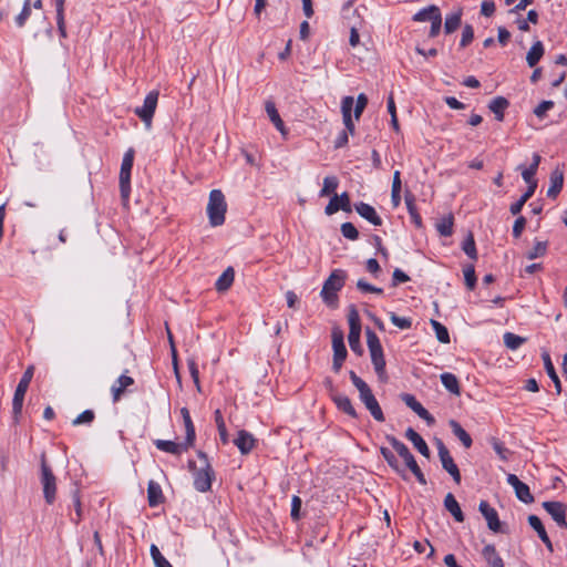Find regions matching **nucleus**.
Returning <instances> with one entry per match:
<instances>
[{"instance_id": "34", "label": "nucleus", "mask_w": 567, "mask_h": 567, "mask_svg": "<svg viewBox=\"0 0 567 567\" xmlns=\"http://www.w3.org/2000/svg\"><path fill=\"white\" fill-rule=\"evenodd\" d=\"M404 199H405V205H406V208H408V212L410 214L412 221L414 223V225L416 227H421L422 218H421L420 214L417 213L414 195L408 190L405 193Z\"/></svg>"}, {"instance_id": "53", "label": "nucleus", "mask_w": 567, "mask_h": 567, "mask_svg": "<svg viewBox=\"0 0 567 567\" xmlns=\"http://www.w3.org/2000/svg\"><path fill=\"white\" fill-rule=\"evenodd\" d=\"M528 523H529L530 527L537 533V535L540 539L544 538L545 536H547L546 529L538 516L529 515Z\"/></svg>"}, {"instance_id": "8", "label": "nucleus", "mask_w": 567, "mask_h": 567, "mask_svg": "<svg viewBox=\"0 0 567 567\" xmlns=\"http://www.w3.org/2000/svg\"><path fill=\"white\" fill-rule=\"evenodd\" d=\"M158 91L153 90L144 99L142 106L135 109V114L141 118L147 128L152 126V120L158 102Z\"/></svg>"}, {"instance_id": "49", "label": "nucleus", "mask_w": 567, "mask_h": 567, "mask_svg": "<svg viewBox=\"0 0 567 567\" xmlns=\"http://www.w3.org/2000/svg\"><path fill=\"white\" fill-rule=\"evenodd\" d=\"M503 339H504L505 346L511 350L518 349L525 342L524 338H522L515 333H512V332H506L504 334Z\"/></svg>"}, {"instance_id": "1", "label": "nucleus", "mask_w": 567, "mask_h": 567, "mask_svg": "<svg viewBox=\"0 0 567 567\" xmlns=\"http://www.w3.org/2000/svg\"><path fill=\"white\" fill-rule=\"evenodd\" d=\"M197 457L200 461V467L196 468L195 462L193 461H189L188 466L194 475L195 489L200 493H205L212 488V483L215 474L212 465L208 462V457L204 452L198 451Z\"/></svg>"}, {"instance_id": "48", "label": "nucleus", "mask_w": 567, "mask_h": 567, "mask_svg": "<svg viewBox=\"0 0 567 567\" xmlns=\"http://www.w3.org/2000/svg\"><path fill=\"white\" fill-rule=\"evenodd\" d=\"M491 442V445L493 447V450L495 451V453L498 455V457L502 460V461H508V456L511 454V451L505 447V445L503 444V442H501L496 437H492L489 440Z\"/></svg>"}, {"instance_id": "40", "label": "nucleus", "mask_w": 567, "mask_h": 567, "mask_svg": "<svg viewBox=\"0 0 567 567\" xmlns=\"http://www.w3.org/2000/svg\"><path fill=\"white\" fill-rule=\"evenodd\" d=\"M181 414L183 416V421L185 424L187 445H193L196 434H195V427H194L193 421L190 419L189 411L186 408H183L181 410Z\"/></svg>"}, {"instance_id": "58", "label": "nucleus", "mask_w": 567, "mask_h": 567, "mask_svg": "<svg viewBox=\"0 0 567 567\" xmlns=\"http://www.w3.org/2000/svg\"><path fill=\"white\" fill-rule=\"evenodd\" d=\"M349 374L352 384L357 388L359 392V395L370 390V386L367 384V382L363 381L360 377H358L354 371H350Z\"/></svg>"}, {"instance_id": "51", "label": "nucleus", "mask_w": 567, "mask_h": 567, "mask_svg": "<svg viewBox=\"0 0 567 567\" xmlns=\"http://www.w3.org/2000/svg\"><path fill=\"white\" fill-rule=\"evenodd\" d=\"M215 422L217 425V430H218L220 440L224 444H226L228 442V434H227V429H226L224 417L219 410L215 411Z\"/></svg>"}, {"instance_id": "42", "label": "nucleus", "mask_w": 567, "mask_h": 567, "mask_svg": "<svg viewBox=\"0 0 567 567\" xmlns=\"http://www.w3.org/2000/svg\"><path fill=\"white\" fill-rule=\"evenodd\" d=\"M440 379H441L442 384L449 392L456 394V395L460 394L461 389H460L458 380L453 373L444 372L441 374Z\"/></svg>"}, {"instance_id": "3", "label": "nucleus", "mask_w": 567, "mask_h": 567, "mask_svg": "<svg viewBox=\"0 0 567 567\" xmlns=\"http://www.w3.org/2000/svg\"><path fill=\"white\" fill-rule=\"evenodd\" d=\"M226 210L227 204L223 192L219 189H213L209 194V199L207 204V215L209 224L213 227L223 225L225 223Z\"/></svg>"}, {"instance_id": "38", "label": "nucleus", "mask_w": 567, "mask_h": 567, "mask_svg": "<svg viewBox=\"0 0 567 567\" xmlns=\"http://www.w3.org/2000/svg\"><path fill=\"white\" fill-rule=\"evenodd\" d=\"M64 3L65 0H54L56 11V25L61 38H66V27L64 19Z\"/></svg>"}, {"instance_id": "59", "label": "nucleus", "mask_w": 567, "mask_h": 567, "mask_svg": "<svg viewBox=\"0 0 567 567\" xmlns=\"http://www.w3.org/2000/svg\"><path fill=\"white\" fill-rule=\"evenodd\" d=\"M518 169L522 171V177L524 182L527 184V187L534 185L535 189L537 188V181L535 179L536 173L527 167L518 166Z\"/></svg>"}, {"instance_id": "30", "label": "nucleus", "mask_w": 567, "mask_h": 567, "mask_svg": "<svg viewBox=\"0 0 567 567\" xmlns=\"http://www.w3.org/2000/svg\"><path fill=\"white\" fill-rule=\"evenodd\" d=\"M444 506L451 513V515L455 518L456 522L462 523L464 520V515L462 513V509L453 494L449 493L445 496Z\"/></svg>"}, {"instance_id": "35", "label": "nucleus", "mask_w": 567, "mask_h": 567, "mask_svg": "<svg viewBox=\"0 0 567 567\" xmlns=\"http://www.w3.org/2000/svg\"><path fill=\"white\" fill-rule=\"evenodd\" d=\"M386 441L391 444V446L396 451V453L403 458L404 463L410 461L413 457V454L410 452L408 446L399 441L393 435H386Z\"/></svg>"}, {"instance_id": "9", "label": "nucleus", "mask_w": 567, "mask_h": 567, "mask_svg": "<svg viewBox=\"0 0 567 567\" xmlns=\"http://www.w3.org/2000/svg\"><path fill=\"white\" fill-rule=\"evenodd\" d=\"M349 322V334L348 341L351 350L355 353H361L360 334H361V322L357 309L352 306L348 315Z\"/></svg>"}, {"instance_id": "62", "label": "nucleus", "mask_w": 567, "mask_h": 567, "mask_svg": "<svg viewBox=\"0 0 567 567\" xmlns=\"http://www.w3.org/2000/svg\"><path fill=\"white\" fill-rule=\"evenodd\" d=\"M31 9H30V0H25L23 8L19 16L16 18V23L18 27H23L28 18L30 17Z\"/></svg>"}, {"instance_id": "64", "label": "nucleus", "mask_w": 567, "mask_h": 567, "mask_svg": "<svg viewBox=\"0 0 567 567\" xmlns=\"http://www.w3.org/2000/svg\"><path fill=\"white\" fill-rule=\"evenodd\" d=\"M554 107V102L553 101H543L542 103H539L535 110H534V114L537 116V117H540L543 118L546 113L551 110Z\"/></svg>"}, {"instance_id": "22", "label": "nucleus", "mask_w": 567, "mask_h": 567, "mask_svg": "<svg viewBox=\"0 0 567 567\" xmlns=\"http://www.w3.org/2000/svg\"><path fill=\"white\" fill-rule=\"evenodd\" d=\"M405 437L413 444V446L424 456L429 457L430 450L423 437L415 432L412 427L405 431Z\"/></svg>"}, {"instance_id": "5", "label": "nucleus", "mask_w": 567, "mask_h": 567, "mask_svg": "<svg viewBox=\"0 0 567 567\" xmlns=\"http://www.w3.org/2000/svg\"><path fill=\"white\" fill-rule=\"evenodd\" d=\"M34 368L33 365H30L24 371L22 378L20 379L18 386L14 391L13 400H12V413L16 421H18V417L20 416L22 412V405L24 401V395L28 391V388L30 385V382L33 378Z\"/></svg>"}, {"instance_id": "56", "label": "nucleus", "mask_w": 567, "mask_h": 567, "mask_svg": "<svg viewBox=\"0 0 567 567\" xmlns=\"http://www.w3.org/2000/svg\"><path fill=\"white\" fill-rule=\"evenodd\" d=\"M463 250L471 259H477V251L473 236L470 234L463 243Z\"/></svg>"}, {"instance_id": "60", "label": "nucleus", "mask_w": 567, "mask_h": 567, "mask_svg": "<svg viewBox=\"0 0 567 567\" xmlns=\"http://www.w3.org/2000/svg\"><path fill=\"white\" fill-rule=\"evenodd\" d=\"M368 104V97L365 94L361 93L358 95L355 105H354V117L355 120H359L361 114L363 113L365 106Z\"/></svg>"}, {"instance_id": "45", "label": "nucleus", "mask_w": 567, "mask_h": 567, "mask_svg": "<svg viewBox=\"0 0 567 567\" xmlns=\"http://www.w3.org/2000/svg\"><path fill=\"white\" fill-rule=\"evenodd\" d=\"M338 185H339V179L336 176L324 177L323 186H322L319 195L321 197L329 196L330 194L336 192V189L338 188Z\"/></svg>"}, {"instance_id": "37", "label": "nucleus", "mask_w": 567, "mask_h": 567, "mask_svg": "<svg viewBox=\"0 0 567 567\" xmlns=\"http://www.w3.org/2000/svg\"><path fill=\"white\" fill-rule=\"evenodd\" d=\"M544 55V45L540 41H536L526 55L528 66L534 68Z\"/></svg>"}, {"instance_id": "52", "label": "nucleus", "mask_w": 567, "mask_h": 567, "mask_svg": "<svg viewBox=\"0 0 567 567\" xmlns=\"http://www.w3.org/2000/svg\"><path fill=\"white\" fill-rule=\"evenodd\" d=\"M465 285L470 290H473L476 286V275L473 265H468L463 269Z\"/></svg>"}, {"instance_id": "24", "label": "nucleus", "mask_w": 567, "mask_h": 567, "mask_svg": "<svg viewBox=\"0 0 567 567\" xmlns=\"http://www.w3.org/2000/svg\"><path fill=\"white\" fill-rule=\"evenodd\" d=\"M134 380L125 374H122L112 385L111 392L113 396V402H117L127 386L132 385Z\"/></svg>"}, {"instance_id": "46", "label": "nucleus", "mask_w": 567, "mask_h": 567, "mask_svg": "<svg viewBox=\"0 0 567 567\" xmlns=\"http://www.w3.org/2000/svg\"><path fill=\"white\" fill-rule=\"evenodd\" d=\"M436 229L441 236H451L453 233V216L449 215L443 217L437 224Z\"/></svg>"}, {"instance_id": "2", "label": "nucleus", "mask_w": 567, "mask_h": 567, "mask_svg": "<svg viewBox=\"0 0 567 567\" xmlns=\"http://www.w3.org/2000/svg\"><path fill=\"white\" fill-rule=\"evenodd\" d=\"M347 274L342 269H334L324 280L320 296L323 302L331 308L338 306V292L344 286Z\"/></svg>"}, {"instance_id": "61", "label": "nucleus", "mask_w": 567, "mask_h": 567, "mask_svg": "<svg viewBox=\"0 0 567 567\" xmlns=\"http://www.w3.org/2000/svg\"><path fill=\"white\" fill-rule=\"evenodd\" d=\"M94 420V412L85 410L73 420V425L89 424Z\"/></svg>"}, {"instance_id": "17", "label": "nucleus", "mask_w": 567, "mask_h": 567, "mask_svg": "<svg viewBox=\"0 0 567 567\" xmlns=\"http://www.w3.org/2000/svg\"><path fill=\"white\" fill-rule=\"evenodd\" d=\"M354 105V99L352 96H344L341 101V113H342V120L344 124V130L348 134L353 135L355 132V126L352 121L351 111Z\"/></svg>"}, {"instance_id": "11", "label": "nucleus", "mask_w": 567, "mask_h": 567, "mask_svg": "<svg viewBox=\"0 0 567 567\" xmlns=\"http://www.w3.org/2000/svg\"><path fill=\"white\" fill-rule=\"evenodd\" d=\"M437 452H439V457H440L442 467L453 477V480L456 484H460L461 483L460 470H458L457 465L455 464L453 457L451 456L450 451L444 445V443L441 441H439V443H437Z\"/></svg>"}, {"instance_id": "31", "label": "nucleus", "mask_w": 567, "mask_h": 567, "mask_svg": "<svg viewBox=\"0 0 567 567\" xmlns=\"http://www.w3.org/2000/svg\"><path fill=\"white\" fill-rule=\"evenodd\" d=\"M235 279V271L228 267L216 280L215 288L217 291H226L230 288Z\"/></svg>"}, {"instance_id": "13", "label": "nucleus", "mask_w": 567, "mask_h": 567, "mask_svg": "<svg viewBox=\"0 0 567 567\" xmlns=\"http://www.w3.org/2000/svg\"><path fill=\"white\" fill-rule=\"evenodd\" d=\"M544 509L551 516L559 527L567 528L566 505L560 502H544Z\"/></svg>"}, {"instance_id": "28", "label": "nucleus", "mask_w": 567, "mask_h": 567, "mask_svg": "<svg viewBox=\"0 0 567 567\" xmlns=\"http://www.w3.org/2000/svg\"><path fill=\"white\" fill-rule=\"evenodd\" d=\"M449 425L453 434L461 441L463 446L465 449H470L472 446L473 441L471 435L462 427V425L455 420H450Z\"/></svg>"}, {"instance_id": "4", "label": "nucleus", "mask_w": 567, "mask_h": 567, "mask_svg": "<svg viewBox=\"0 0 567 567\" xmlns=\"http://www.w3.org/2000/svg\"><path fill=\"white\" fill-rule=\"evenodd\" d=\"M367 344L375 373L380 380H385L386 372L383 349L378 336L370 329L367 330Z\"/></svg>"}, {"instance_id": "39", "label": "nucleus", "mask_w": 567, "mask_h": 567, "mask_svg": "<svg viewBox=\"0 0 567 567\" xmlns=\"http://www.w3.org/2000/svg\"><path fill=\"white\" fill-rule=\"evenodd\" d=\"M441 11L439 7L432 4L426 8L421 9L413 16V21L416 22H424V21H433V18L436 17V14H440Z\"/></svg>"}, {"instance_id": "44", "label": "nucleus", "mask_w": 567, "mask_h": 567, "mask_svg": "<svg viewBox=\"0 0 567 567\" xmlns=\"http://www.w3.org/2000/svg\"><path fill=\"white\" fill-rule=\"evenodd\" d=\"M461 17H462L461 11H456V12H453V13L446 16L445 23H444V29H445L446 33H452L460 27Z\"/></svg>"}, {"instance_id": "50", "label": "nucleus", "mask_w": 567, "mask_h": 567, "mask_svg": "<svg viewBox=\"0 0 567 567\" xmlns=\"http://www.w3.org/2000/svg\"><path fill=\"white\" fill-rule=\"evenodd\" d=\"M151 556L156 567H173L171 563L162 555L156 545H152L150 548Z\"/></svg>"}, {"instance_id": "6", "label": "nucleus", "mask_w": 567, "mask_h": 567, "mask_svg": "<svg viewBox=\"0 0 567 567\" xmlns=\"http://www.w3.org/2000/svg\"><path fill=\"white\" fill-rule=\"evenodd\" d=\"M41 484L45 502L53 504L56 497V477L47 464L44 454L41 456Z\"/></svg>"}, {"instance_id": "10", "label": "nucleus", "mask_w": 567, "mask_h": 567, "mask_svg": "<svg viewBox=\"0 0 567 567\" xmlns=\"http://www.w3.org/2000/svg\"><path fill=\"white\" fill-rule=\"evenodd\" d=\"M331 337L333 349L332 369L334 372H339L347 358L348 352L343 340V333L341 330L333 329Z\"/></svg>"}, {"instance_id": "12", "label": "nucleus", "mask_w": 567, "mask_h": 567, "mask_svg": "<svg viewBox=\"0 0 567 567\" xmlns=\"http://www.w3.org/2000/svg\"><path fill=\"white\" fill-rule=\"evenodd\" d=\"M506 482L514 488L515 495L520 502L525 504H532L534 502V496L528 485L523 483L515 474H508Z\"/></svg>"}, {"instance_id": "41", "label": "nucleus", "mask_w": 567, "mask_h": 567, "mask_svg": "<svg viewBox=\"0 0 567 567\" xmlns=\"http://www.w3.org/2000/svg\"><path fill=\"white\" fill-rule=\"evenodd\" d=\"M534 193H535V186L534 185L527 187V189L519 197V199L516 200L515 203H513L509 206L511 214L514 215V216L518 215L522 212L524 205L527 203V200L534 195Z\"/></svg>"}, {"instance_id": "14", "label": "nucleus", "mask_w": 567, "mask_h": 567, "mask_svg": "<svg viewBox=\"0 0 567 567\" xmlns=\"http://www.w3.org/2000/svg\"><path fill=\"white\" fill-rule=\"evenodd\" d=\"M338 210H343L346 213L351 212L350 198L346 192L340 195L334 194L324 208V213L328 216L336 214Z\"/></svg>"}, {"instance_id": "33", "label": "nucleus", "mask_w": 567, "mask_h": 567, "mask_svg": "<svg viewBox=\"0 0 567 567\" xmlns=\"http://www.w3.org/2000/svg\"><path fill=\"white\" fill-rule=\"evenodd\" d=\"M508 104L505 97L497 96L489 102L488 109L495 114V118L501 122L504 120V111L507 109Z\"/></svg>"}, {"instance_id": "27", "label": "nucleus", "mask_w": 567, "mask_h": 567, "mask_svg": "<svg viewBox=\"0 0 567 567\" xmlns=\"http://www.w3.org/2000/svg\"><path fill=\"white\" fill-rule=\"evenodd\" d=\"M333 402L337 408L343 413L348 414L351 417H358V413L352 405L351 400L344 394H336L333 395Z\"/></svg>"}, {"instance_id": "43", "label": "nucleus", "mask_w": 567, "mask_h": 567, "mask_svg": "<svg viewBox=\"0 0 567 567\" xmlns=\"http://www.w3.org/2000/svg\"><path fill=\"white\" fill-rule=\"evenodd\" d=\"M547 249H548V241L535 240L533 248H530L527 251L526 257L530 260L544 257L547 254Z\"/></svg>"}, {"instance_id": "29", "label": "nucleus", "mask_w": 567, "mask_h": 567, "mask_svg": "<svg viewBox=\"0 0 567 567\" xmlns=\"http://www.w3.org/2000/svg\"><path fill=\"white\" fill-rule=\"evenodd\" d=\"M380 453L383 456V458L386 461L389 466L398 473L402 478H406V472L405 470L399 464L398 458L395 455L388 449V447H381Z\"/></svg>"}, {"instance_id": "36", "label": "nucleus", "mask_w": 567, "mask_h": 567, "mask_svg": "<svg viewBox=\"0 0 567 567\" xmlns=\"http://www.w3.org/2000/svg\"><path fill=\"white\" fill-rule=\"evenodd\" d=\"M147 498L150 506H157L163 501V493L159 484L150 481L147 485Z\"/></svg>"}, {"instance_id": "20", "label": "nucleus", "mask_w": 567, "mask_h": 567, "mask_svg": "<svg viewBox=\"0 0 567 567\" xmlns=\"http://www.w3.org/2000/svg\"><path fill=\"white\" fill-rule=\"evenodd\" d=\"M355 212L365 220L371 223L374 226H381L382 225V218L378 215L377 210L373 206L360 202L354 205Z\"/></svg>"}, {"instance_id": "57", "label": "nucleus", "mask_w": 567, "mask_h": 567, "mask_svg": "<svg viewBox=\"0 0 567 567\" xmlns=\"http://www.w3.org/2000/svg\"><path fill=\"white\" fill-rule=\"evenodd\" d=\"M390 320L395 327L400 329H410L412 326V320L410 318L399 317L394 312L390 313Z\"/></svg>"}, {"instance_id": "32", "label": "nucleus", "mask_w": 567, "mask_h": 567, "mask_svg": "<svg viewBox=\"0 0 567 567\" xmlns=\"http://www.w3.org/2000/svg\"><path fill=\"white\" fill-rule=\"evenodd\" d=\"M265 110H266V113L267 115L269 116L270 121L272 122V124L276 126V128L285 134V124L276 109V105L274 102L271 101H267L266 104H265Z\"/></svg>"}, {"instance_id": "7", "label": "nucleus", "mask_w": 567, "mask_h": 567, "mask_svg": "<svg viewBox=\"0 0 567 567\" xmlns=\"http://www.w3.org/2000/svg\"><path fill=\"white\" fill-rule=\"evenodd\" d=\"M134 151L130 148L123 156L121 171H120V189L121 196L127 200L131 192V171L133 167Z\"/></svg>"}, {"instance_id": "23", "label": "nucleus", "mask_w": 567, "mask_h": 567, "mask_svg": "<svg viewBox=\"0 0 567 567\" xmlns=\"http://www.w3.org/2000/svg\"><path fill=\"white\" fill-rule=\"evenodd\" d=\"M564 185V174L560 169H555L550 174V185L547 189V196L556 198Z\"/></svg>"}, {"instance_id": "26", "label": "nucleus", "mask_w": 567, "mask_h": 567, "mask_svg": "<svg viewBox=\"0 0 567 567\" xmlns=\"http://www.w3.org/2000/svg\"><path fill=\"white\" fill-rule=\"evenodd\" d=\"M482 555L489 567H504V561L494 545H486Z\"/></svg>"}, {"instance_id": "55", "label": "nucleus", "mask_w": 567, "mask_h": 567, "mask_svg": "<svg viewBox=\"0 0 567 567\" xmlns=\"http://www.w3.org/2000/svg\"><path fill=\"white\" fill-rule=\"evenodd\" d=\"M340 229L342 236L346 237L347 239L357 240L359 238V231L357 230L355 226L350 221L343 223Z\"/></svg>"}, {"instance_id": "47", "label": "nucleus", "mask_w": 567, "mask_h": 567, "mask_svg": "<svg viewBox=\"0 0 567 567\" xmlns=\"http://www.w3.org/2000/svg\"><path fill=\"white\" fill-rule=\"evenodd\" d=\"M431 326L435 332L436 339L442 343L450 342V334L445 326L436 320H431Z\"/></svg>"}, {"instance_id": "21", "label": "nucleus", "mask_w": 567, "mask_h": 567, "mask_svg": "<svg viewBox=\"0 0 567 567\" xmlns=\"http://www.w3.org/2000/svg\"><path fill=\"white\" fill-rule=\"evenodd\" d=\"M255 443L256 440L254 439V436L245 430L239 431L237 437L234 440V444L244 455L252 451V449L255 447Z\"/></svg>"}, {"instance_id": "16", "label": "nucleus", "mask_w": 567, "mask_h": 567, "mask_svg": "<svg viewBox=\"0 0 567 567\" xmlns=\"http://www.w3.org/2000/svg\"><path fill=\"white\" fill-rule=\"evenodd\" d=\"M403 402L415 412L422 420H424L429 425L434 424V417L429 413V411L415 399L412 394H403Z\"/></svg>"}, {"instance_id": "25", "label": "nucleus", "mask_w": 567, "mask_h": 567, "mask_svg": "<svg viewBox=\"0 0 567 567\" xmlns=\"http://www.w3.org/2000/svg\"><path fill=\"white\" fill-rule=\"evenodd\" d=\"M542 359L544 362V368H545L548 377L554 382L556 392L559 394L561 392V384H560V380L556 373L555 367L551 362L549 353L547 351H543Z\"/></svg>"}, {"instance_id": "15", "label": "nucleus", "mask_w": 567, "mask_h": 567, "mask_svg": "<svg viewBox=\"0 0 567 567\" xmlns=\"http://www.w3.org/2000/svg\"><path fill=\"white\" fill-rule=\"evenodd\" d=\"M361 402L365 405V408L370 411L373 419L378 422L384 421V414L382 412V409L377 401L374 394L372 393L371 389L368 392H364L359 395Z\"/></svg>"}, {"instance_id": "63", "label": "nucleus", "mask_w": 567, "mask_h": 567, "mask_svg": "<svg viewBox=\"0 0 567 567\" xmlns=\"http://www.w3.org/2000/svg\"><path fill=\"white\" fill-rule=\"evenodd\" d=\"M357 288L361 291V292H373V293H379L381 295L383 292V289L382 288H378L375 286H372L370 285L369 282H367L365 280L363 279H359L358 282H357Z\"/></svg>"}, {"instance_id": "54", "label": "nucleus", "mask_w": 567, "mask_h": 567, "mask_svg": "<svg viewBox=\"0 0 567 567\" xmlns=\"http://www.w3.org/2000/svg\"><path fill=\"white\" fill-rule=\"evenodd\" d=\"M406 467L415 475L417 482L422 485L426 484V480L424 474L422 473L420 466L417 465L414 456L405 463Z\"/></svg>"}, {"instance_id": "19", "label": "nucleus", "mask_w": 567, "mask_h": 567, "mask_svg": "<svg viewBox=\"0 0 567 567\" xmlns=\"http://www.w3.org/2000/svg\"><path fill=\"white\" fill-rule=\"evenodd\" d=\"M154 445L162 452L169 453L173 455H181L184 451H187L192 445H187V441L185 443H176L174 441L167 440H155Z\"/></svg>"}, {"instance_id": "18", "label": "nucleus", "mask_w": 567, "mask_h": 567, "mask_svg": "<svg viewBox=\"0 0 567 567\" xmlns=\"http://www.w3.org/2000/svg\"><path fill=\"white\" fill-rule=\"evenodd\" d=\"M478 509L486 519L488 528L493 532H498L501 522L497 512L486 501H481Z\"/></svg>"}]
</instances>
